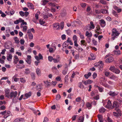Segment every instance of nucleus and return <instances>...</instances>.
Wrapping results in <instances>:
<instances>
[{
    "label": "nucleus",
    "instance_id": "nucleus-51",
    "mask_svg": "<svg viewBox=\"0 0 122 122\" xmlns=\"http://www.w3.org/2000/svg\"><path fill=\"white\" fill-rule=\"evenodd\" d=\"M100 2L102 4L104 5H106L107 4V2L105 0H100Z\"/></svg>",
    "mask_w": 122,
    "mask_h": 122
},
{
    "label": "nucleus",
    "instance_id": "nucleus-4",
    "mask_svg": "<svg viewBox=\"0 0 122 122\" xmlns=\"http://www.w3.org/2000/svg\"><path fill=\"white\" fill-rule=\"evenodd\" d=\"M17 93L18 92L16 91L15 92L13 91L11 92L10 93L9 98H12L13 97V98L16 97Z\"/></svg>",
    "mask_w": 122,
    "mask_h": 122
},
{
    "label": "nucleus",
    "instance_id": "nucleus-20",
    "mask_svg": "<svg viewBox=\"0 0 122 122\" xmlns=\"http://www.w3.org/2000/svg\"><path fill=\"white\" fill-rule=\"evenodd\" d=\"M108 94L110 96H114L117 95L118 93H115L114 92L110 91L108 93Z\"/></svg>",
    "mask_w": 122,
    "mask_h": 122
},
{
    "label": "nucleus",
    "instance_id": "nucleus-46",
    "mask_svg": "<svg viewBox=\"0 0 122 122\" xmlns=\"http://www.w3.org/2000/svg\"><path fill=\"white\" fill-rule=\"evenodd\" d=\"M66 14V11L65 10H64L63 11L61 12V16L63 17L65 16Z\"/></svg>",
    "mask_w": 122,
    "mask_h": 122
},
{
    "label": "nucleus",
    "instance_id": "nucleus-5",
    "mask_svg": "<svg viewBox=\"0 0 122 122\" xmlns=\"http://www.w3.org/2000/svg\"><path fill=\"white\" fill-rule=\"evenodd\" d=\"M115 110L117 111V112H113V115L114 116L116 117H118L119 116H121V113L119 109H115Z\"/></svg>",
    "mask_w": 122,
    "mask_h": 122
},
{
    "label": "nucleus",
    "instance_id": "nucleus-26",
    "mask_svg": "<svg viewBox=\"0 0 122 122\" xmlns=\"http://www.w3.org/2000/svg\"><path fill=\"white\" fill-rule=\"evenodd\" d=\"M68 43L66 41L64 42L62 45V46L63 48H67L68 47Z\"/></svg>",
    "mask_w": 122,
    "mask_h": 122
},
{
    "label": "nucleus",
    "instance_id": "nucleus-7",
    "mask_svg": "<svg viewBox=\"0 0 122 122\" xmlns=\"http://www.w3.org/2000/svg\"><path fill=\"white\" fill-rule=\"evenodd\" d=\"M114 60L113 57L112 56L109 57L106 60V62L107 63H109L112 62Z\"/></svg>",
    "mask_w": 122,
    "mask_h": 122
},
{
    "label": "nucleus",
    "instance_id": "nucleus-30",
    "mask_svg": "<svg viewBox=\"0 0 122 122\" xmlns=\"http://www.w3.org/2000/svg\"><path fill=\"white\" fill-rule=\"evenodd\" d=\"M81 46H86V43L85 42V40H82L81 41Z\"/></svg>",
    "mask_w": 122,
    "mask_h": 122
},
{
    "label": "nucleus",
    "instance_id": "nucleus-63",
    "mask_svg": "<svg viewBox=\"0 0 122 122\" xmlns=\"http://www.w3.org/2000/svg\"><path fill=\"white\" fill-rule=\"evenodd\" d=\"M73 40L74 41H77V37L76 35H74L73 37Z\"/></svg>",
    "mask_w": 122,
    "mask_h": 122
},
{
    "label": "nucleus",
    "instance_id": "nucleus-25",
    "mask_svg": "<svg viewBox=\"0 0 122 122\" xmlns=\"http://www.w3.org/2000/svg\"><path fill=\"white\" fill-rule=\"evenodd\" d=\"M98 118L99 122H103V117L101 115H98Z\"/></svg>",
    "mask_w": 122,
    "mask_h": 122
},
{
    "label": "nucleus",
    "instance_id": "nucleus-43",
    "mask_svg": "<svg viewBox=\"0 0 122 122\" xmlns=\"http://www.w3.org/2000/svg\"><path fill=\"white\" fill-rule=\"evenodd\" d=\"M61 98V96L59 94H57L56 95V98L57 100H59Z\"/></svg>",
    "mask_w": 122,
    "mask_h": 122
},
{
    "label": "nucleus",
    "instance_id": "nucleus-53",
    "mask_svg": "<svg viewBox=\"0 0 122 122\" xmlns=\"http://www.w3.org/2000/svg\"><path fill=\"white\" fill-rule=\"evenodd\" d=\"M25 73L28 74L30 73V71L29 69L27 68L25 69Z\"/></svg>",
    "mask_w": 122,
    "mask_h": 122
},
{
    "label": "nucleus",
    "instance_id": "nucleus-61",
    "mask_svg": "<svg viewBox=\"0 0 122 122\" xmlns=\"http://www.w3.org/2000/svg\"><path fill=\"white\" fill-rule=\"evenodd\" d=\"M81 5L82 7L84 8L85 7L86 5V4L85 3H82L81 4Z\"/></svg>",
    "mask_w": 122,
    "mask_h": 122
},
{
    "label": "nucleus",
    "instance_id": "nucleus-38",
    "mask_svg": "<svg viewBox=\"0 0 122 122\" xmlns=\"http://www.w3.org/2000/svg\"><path fill=\"white\" fill-rule=\"evenodd\" d=\"M113 72L116 74H118L120 73V71L118 69L115 68Z\"/></svg>",
    "mask_w": 122,
    "mask_h": 122
},
{
    "label": "nucleus",
    "instance_id": "nucleus-2",
    "mask_svg": "<svg viewBox=\"0 0 122 122\" xmlns=\"http://www.w3.org/2000/svg\"><path fill=\"white\" fill-rule=\"evenodd\" d=\"M95 66L96 67H97L99 70H102L103 69V61H100L98 62L95 64Z\"/></svg>",
    "mask_w": 122,
    "mask_h": 122
},
{
    "label": "nucleus",
    "instance_id": "nucleus-42",
    "mask_svg": "<svg viewBox=\"0 0 122 122\" xmlns=\"http://www.w3.org/2000/svg\"><path fill=\"white\" fill-rule=\"evenodd\" d=\"M40 13V12L39 11L35 15V17L36 19L37 20L39 18V15Z\"/></svg>",
    "mask_w": 122,
    "mask_h": 122
},
{
    "label": "nucleus",
    "instance_id": "nucleus-33",
    "mask_svg": "<svg viewBox=\"0 0 122 122\" xmlns=\"http://www.w3.org/2000/svg\"><path fill=\"white\" fill-rule=\"evenodd\" d=\"M91 75V73L90 72H88L87 74H85L84 75V76L87 79Z\"/></svg>",
    "mask_w": 122,
    "mask_h": 122
},
{
    "label": "nucleus",
    "instance_id": "nucleus-62",
    "mask_svg": "<svg viewBox=\"0 0 122 122\" xmlns=\"http://www.w3.org/2000/svg\"><path fill=\"white\" fill-rule=\"evenodd\" d=\"M19 14L20 15L22 16H25L24 13L22 11H21L20 12Z\"/></svg>",
    "mask_w": 122,
    "mask_h": 122
},
{
    "label": "nucleus",
    "instance_id": "nucleus-9",
    "mask_svg": "<svg viewBox=\"0 0 122 122\" xmlns=\"http://www.w3.org/2000/svg\"><path fill=\"white\" fill-rule=\"evenodd\" d=\"M5 95L6 97L8 98H9L10 96V91L9 89H5Z\"/></svg>",
    "mask_w": 122,
    "mask_h": 122
},
{
    "label": "nucleus",
    "instance_id": "nucleus-52",
    "mask_svg": "<svg viewBox=\"0 0 122 122\" xmlns=\"http://www.w3.org/2000/svg\"><path fill=\"white\" fill-rule=\"evenodd\" d=\"M28 36L29 39H32L33 38V35L32 33L29 34Z\"/></svg>",
    "mask_w": 122,
    "mask_h": 122
},
{
    "label": "nucleus",
    "instance_id": "nucleus-24",
    "mask_svg": "<svg viewBox=\"0 0 122 122\" xmlns=\"http://www.w3.org/2000/svg\"><path fill=\"white\" fill-rule=\"evenodd\" d=\"M90 25L89 26L90 29H94L95 27V26L92 21L90 22Z\"/></svg>",
    "mask_w": 122,
    "mask_h": 122
},
{
    "label": "nucleus",
    "instance_id": "nucleus-34",
    "mask_svg": "<svg viewBox=\"0 0 122 122\" xmlns=\"http://www.w3.org/2000/svg\"><path fill=\"white\" fill-rule=\"evenodd\" d=\"M31 92H29L28 93H26L25 95V97L27 98L31 96Z\"/></svg>",
    "mask_w": 122,
    "mask_h": 122
},
{
    "label": "nucleus",
    "instance_id": "nucleus-13",
    "mask_svg": "<svg viewBox=\"0 0 122 122\" xmlns=\"http://www.w3.org/2000/svg\"><path fill=\"white\" fill-rule=\"evenodd\" d=\"M109 78L111 79L116 81L117 80V77L114 76V75H110L109 76Z\"/></svg>",
    "mask_w": 122,
    "mask_h": 122
},
{
    "label": "nucleus",
    "instance_id": "nucleus-29",
    "mask_svg": "<svg viewBox=\"0 0 122 122\" xmlns=\"http://www.w3.org/2000/svg\"><path fill=\"white\" fill-rule=\"evenodd\" d=\"M84 120V117L82 116L80 117L78 119V122H83Z\"/></svg>",
    "mask_w": 122,
    "mask_h": 122
},
{
    "label": "nucleus",
    "instance_id": "nucleus-12",
    "mask_svg": "<svg viewBox=\"0 0 122 122\" xmlns=\"http://www.w3.org/2000/svg\"><path fill=\"white\" fill-rule=\"evenodd\" d=\"M82 82L83 83L86 85L89 84L92 82V81L90 80H88L86 81H82Z\"/></svg>",
    "mask_w": 122,
    "mask_h": 122
},
{
    "label": "nucleus",
    "instance_id": "nucleus-27",
    "mask_svg": "<svg viewBox=\"0 0 122 122\" xmlns=\"http://www.w3.org/2000/svg\"><path fill=\"white\" fill-rule=\"evenodd\" d=\"M85 35L87 37H90L92 36V33L91 32H89L88 31H87L86 32Z\"/></svg>",
    "mask_w": 122,
    "mask_h": 122
},
{
    "label": "nucleus",
    "instance_id": "nucleus-19",
    "mask_svg": "<svg viewBox=\"0 0 122 122\" xmlns=\"http://www.w3.org/2000/svg\"><path fill=\"white\" fill-rule=\"evenodd\" d=\"M27 6L30 9H34V5L32 3H27Z\"/></svg>",
    "mask_w": 122,
    "mask_h": 122
},
{
    "label": "nucleus",
    "instance_id": "nucleus-58",
    "mask_svg": "<svg viewBox=\"0 0 122 122\" xmlns=\"http://www.w3.org/2000/svg\"><path fill=\"white\" fill-rule=\"evenodd\" d=\"M20 44L21 45L24 44L25 42V41L23 39H20Z\"/></svg>",
    "mask_w": 122,
    "mask_h": 122
},
{
    "label": "nucleus",
    "instance_id": "nucleus-21",
    "mask_svg": "<svg viewBox=\"0 0 122 122\" xmlns=\"http://www.w3.org/2000/svg\"><path fill=\"white\" fill-rule=\"evenodd\" d=\"M15 59L14 60V62L15 64H16L19 61V59L18 57L16 56H14Z\"/></svg>",
    "mask_w": 122,
    "mask_h": 122
},
{
    "label": "nucleus",
    "instance_id": "nucleus-17",
    "mask_svg": "<svg viewBox=\"0 0 122 122\" xmlns=\"http://www.w3.org/2000/svg\"><path fill=\"white\" fill-rule=\"evenodd\" d=\"M5 114L4 116V117L5 119L7 118L9 116H10V112L9 111H6Z\"/></svg>",
    "mask_w": 122,
    "mask_h": 122
},
{
    "label": "nucleus",
    "instance_id": "nucleus-6",
    "mask_svg": "<svg viewBox=\"0 0 122 122\" xmlns=\"http://www.w3.org/2000/svg\"><path fill=\"white\" fill-rule=\"evenodd\" d=\"M11 45V43L10 42H5L4 44V47L7 49H10V46Z\"/></svg>",
    "mask_w": 122,
    "mask_h": 122
},
{
    "label": "nucleus",
    "instance_id": "nucleus-23",
    "mask_svg": "<svg viewBox=\"0 0 122 122\" xmlns=\"http://www.w3.org/2000/svg\"><path fill=\"white\" fill-rule=\"evenodd\" d=\"M36 72L37 75L38 76H40L41 75V71L40 69L37 68L36 69Z\"/></svg>",
    "mask_w": 122,
    "mask_h": 122
},
{
    "label": "nucleus",
    "instance_id": "nucleus-37",
    "mask_svg": "<svg viewBox=\"0 0 122 122\" xmlns=\"http://www.w3.org/2000/svg\"><path fill=\"white\" fill-rule=\"evenodd\" d=\"M21 28H23V31L24 32H26L27 28V27L26 25L22 26H21Z\"/></svg>",
    "mask_w": 122,
    "mask_h": 122
},
{
    "label": "nucleus",
    "instance_id": "nucleus-16",
    "mask_svg": "<svg viewBox=\"0 0 122 122\" xmlns=\"http://www.w3.org/2000/svg\"><path fill=\"white\" fill-rule=\"evenodd\" d=\"M12 57V56L11 54H9L7 56V59L9 61H11Z\"/></svg>",
    "mask_w": 122,
    "mask_h": 122
},
{
    "label": "nucleus",
    "instance_id": "nucleus-8",
    "mask_svg": "<svg viewBox=\"0 0 122 122\" xmlns=\"http://www.w3.org/2000/svg\"><path fill=\"white\" fill-rule=\"evenodd\" d=\"M61 60L60 58L59 55L56 56V58H54L53 61L55 63H57L59 62Z\"/></svg>",
    "mask_w": 122,
    "mask_h": 122
},
{
    "label": "nucleus",
    "instance_id": "nucleus-57",
    "mask_svg": "<svg viewBox=\"0 0 122 122\" xmlns=\"http://www.w3.org/2000/svg\"><path fill=\"white\" fill-rule=\"evenodd\" d=\"M116 7V8H115V9L117 10L118 13H119L121 12L122 11V9L120 8H118L117 6H115Z\"/></svg>",
    "mask_w": 122,
    "mask_h": 122
},
{
    "label": "nucleus",
    "instance_id": "nucleus-44",
    "mask_svg": "<svg viewBox=\"0 0 122 122\" xmlns=\"http://www.w3.org/2000/svg\"><path fill=\"white\" fill-rule=\"evenodd\" d=\"M105 111V109L104 108L102 107L100 109L99 111L101 113H103Z\"/></svg>",
    "mask_w": 122,
    "mask_h": 122
},
{
    "label": "nucleus",
    "instance_id": "nucleus-14",
    "mask_svg": "<svg viewBox=\"0 0 122 122\" xmlns=\"http://www.w3.org/2000/svg\"><path fill=\"white\" fill-rule=\"evenodd\" d=\"M100 24L102 27H104L106 25V23L105 21L103 19L100 20Z\"/></svg>",
    "mask_w": 122,
    "mask_h": 122
},
{
    "label": "nucleus",
    "instance_id": "nucleus-64",
    "mask_svg": "<svg viewBox=\"0 0 122 122\" xmlns=\"http://www.w3.org/2000/svg\"><path fill=\"white\" fill-rule=\"evenodd\" d=\"M6 51V50L5 49H4L2 50V51L1 52V54L2 55H4Z\"/></svg>",
    "mask_w": 122,
    "mask_h": 122
},
{
    "label": "nucleus",
    "instance_id": "nucleus-22",
    "mask_svg": "<svg viewBox=\"0 0 122 122\" xmlns=\"http://www.w3.org/2000/svg\"><path fill=\"white\" fill-rule=\"evenodd\" d=\"M118 107L119 105L117 102H113L112 106L113 107H115L116 108L115 109H118L117 108Z\"/></svg>",
    "mask_w": 122,
    "mask_h": 122
},
{
    "label": "nucleus",
    "instance_id": "nucleus-10",
    "mask_svg": "<svg viewBox=\"0 0 122 122\" xmlns=\"http://www.w3.org/2000/svg\"><path fill=\"white\" fill-rule=\"evenodd\" d=\"M36 59L38 61H39L40 60H43V57L41 53H39L38 56H36L35 57Z\"/></svg>",
    "mask_w": 122,
    "mask_h": 122
},
{
    "label": "nucleus",
    "instance_id": "nucleus-18",
    "mask_svg": "<svg viewBox=\"0 0 122 122\" xmlns=\"http://www.w3.org/2000/svg\"><path fill=\"white\" fill-rule=\"evenodd\" d=\"M53 27L55 28L57 30H58L59 29V24L58 23H54L53 25Z\"/></svg>",
    "mask_w": 122,
    "mask_h": 122
},
{
    "label": "nucleus",
    "instance_id": "nucleus-45",
    "mask_svg": "<svg viewBox=\"0 0 122 122\" xmlns=\"http://www.w3.org/2000/svg\"><path fill=\"white\" fill-rule=\"evenodd\" d=\"M20 81L22 83H25L26 81L25 79L24 78H20Z\"/></svg>",
    "mask_w": 122,
    "mask_h": 122
},
{
    "label": "nucleus",
    "instance_id": "nucleus-39",
    "mask_svg": "<svg viewBox=\"0 0 122 122\" xmlns=\"http://www.w3.org/2000/svg\"><path fill=\"white\" fill-rule=\"evenodd\" d=\"M75 48L76 50H77L79 52H81L83 50V49L82 48L78 47Z\"/></svg>",
    "mask_w": 122,
    "mask_h": 122
},
{
    "label": "nucleus",
    "instance_id": "nucleus-55",
    "mask_svg": "<svg viewBox=\"0 0 122 122\" xmlns=\"http://www.w3.org/2000/svg\"><path fill=\"white\" fill-rule=\"evenodd\" d=\"M87 42L88 43H89L91 41V38L90 37H87L86 39Z\"/></svg>",
    "mask_w": 122,
    "mask_h": 122
},
{
    "label": "nucleus",
    "instance_id": "nucleus-11",
    "mask_svg": "<svg viewBox=\"0 0 122 122\" xmlns=\"http://www.w3.org/2000/svg\"><path fill=\"white\" fill-rule=\"evenodd\" d=\"M97 29L95 30V32L96 33H97L98 34H99L102 33V30L100 29L99 26H98L96 27Z\"/></svg>",
    "mask_w": 122,
    "mask_h": 122
},
{
    "label": "nucleus",
    "instance_id": "nucleus-59",
    "mask_svg": "<svg viewBox=\"0 0 122 122\" xmlns=\"http://www.w3.org/2000/svg\"><path fill=\"white\" fill-rule=\"evenodd\" d=\"M61 30H62L63 28L64 27V22H62L61 23Z\"/></svg>",
    "mask_w": 122,
    "mask_h": 122
},
{
    "label": "nucleus",
    "instance_id": "nucleus-50",
    "mask_svg": "<svg viewBox=\"0 0 122 122\" xmlns=\"http://www.w3.org/2000/svg\"><path fill=\"white\" fill-rule=\"evenodd\" d=\"M97 88L100 92H102L104 91L103 89L102 88L98 86Z\"/></svg>",
    "mask_w": 122,
    "mask_h": 122
},
{
    "label": "nucleus",
    "instance_id": "nucleus-56",
    "mask_svg": "<svg viewBox=\"0 0 122 122\" xmlns=\"http://www.w3.org/2000/svg\"><path fill=\"white\" fill-rule=\"evenodd\" d=\"M49 4L51 6V7H55L56 6V5L55 4L53 3H49Z\"/></svg>",
    "mask_w": 122,
    "mask_h": 122
},
{
    "label": "nucleus",
    "instance_id": "nucleus-40",
    "mask_svg": "<svg viewBox=\"0 0 122 122\" xmlns=\"http://www.w3.org/2000/svg\"><path fill=\"white\" fill-rule=\"evenodd\" d=\"M14 39L15 41V43H18L19 42V41L17 37H15L14 38Z\"/></svg>",
    "mask_w": 122,
    "mask_h": 122
},
{
    "label": "nucleus",
    "instance_id": "nucleus-31",
    "mask_svg": "<svg viewBox=\"0 0 122 122\" xmlns=\"http://www.w3.org/2000/svg\"><path fill=\"white\" fill-rule=\"evenodd\" d=\"M86 107L89 109H91L92 107L91 104L89 102H87L86 104Z\"/></svg>",
    "mask_w": 122,
    "mask_h": 122
},
{
    "label": "nucleus",
    "instance_id": "nucleus-36",
    "mask_svg": "<svg viewBox=\"0 0 122 122\" xmlns=\"http://www.w3.org/2000/svg\"><path fill=\"white\" fill-rule=\"evenodd\" d=\"M48 1L47 0H44L41 1V3L42 5H45L48 2Z\"/></svg>",
    "mask_w": 122,
    "mask_h": 122
},
{
    "label": "nucleus",
    "instance_id": "nucleus-48",
    "mask_svg": "<svg viewBox=\"0 0 122 122\" xmlns=\"http://www.w3.org/2000/svg\"><path fill=\"white\" fill-rule=\"evenodd\" d=\"M48 60L50 62H51L53 60L54 58L51 56H49L48 57Z\"/></svg>",
    "mask_w": 122,
    "mask_h": 122
},
{
    "label": "nucleus",
    "instance_id": "nucleus-3",
    "mask_svg": "<svg viewBox=\"0 0 122 122\" xmlns=\"http://www.w3.org/2000/svg\"><path fill=\"white\" fill-rule=\"evenodd\" d=\"M106 101H107V100H106ZM103 105L107 108H111L112 107V103L109 100H107V104L105 105V104L104 102Z\"/></svg>",
    "mask_w": 122,
    "mask_h": 122
},
{
    "label": "nucleus",
    "instance_id": "nucleus-47",
    "mask_svg": "<svg viewBox=\"0 0 122 122\" xmlns=\"http://www.w3.org/2000/svg\"><path fill=\"white\" fill-rule=\"evenodd\" d=\"M18 99V97L13 98L12 99L13 101L14 102H16Z\"/></svg>",
    "mask_w": 122,
    "mask_h": 122
},
{
    "label": "nucleus",
    "instance_id": "nucleus-49",
    "mask_svg": "<svg viewBox=\"0 0 122 122\" xmlns=\"http://www.w3.org/2000/svg\"><path fill=\"white\" fill-rule=\"evenodd\" d=\"M39 23L41 25L44 24L45 23V21L42 19H41L39 20Z\"/></svg>",
    "mask_w": 122,
    "mask_h": 122
},
{
    "label": "nucleus",
    "instance_id": "nucleus-28",
    "mask_svg": "<svg viewBox=\"0 0 122 122\" xmlns=\"http://www.w3.org/2000/svg\"><path fill=\"white\" fill-rule=\"evenodd\" d=\"M114 54L118 56L121 54V51H113Z\"/></svg>",
    "mask_w": 122,
    "mask_h": 122
},
{
    "label": "nucleus",
    "instance_id": "nucleus-15",
    "mask_svg": "<svg viewBox=\"0 0 122 122\" xmlns=\"http://www.w3.org/2000/svg\"><path fill=\"white\" fill-rule=\"evenodd\" d=\"M25 121L24 119L23 118H17L15 120L14 122H22Z\"/></svg>",
    "mask_w": 122,
    "mask_h": 122
},
{
    "label": "nucleus",
    "instance_id": "nucleus-1",
    "mask_svg": "<svg viewBox=\"0 0 122 122\" xmlns=\"http://www.w3.org/2000/svg\"><path fill=\"white\" fill-rule=\"evenodd\" d=\"M112 31L111 40L113 41L117 38V37L119 36L120 33L118 30L115 28L112 29Z\"/></svg>",
    "mask_w": 122,
    "mask_h": 122
},
{
    "label": "nucleus",
    "instance_id": "nucleus-32",
    "mask_svg": "<svg viewBox=\"0 0 122 122\" xmlns=\"http://www.w3.org/2000/svg\"><path fill=\"white\" fill-rule=\"evenodd\" d=\"M78 86L81 89H82L84 87V85L81 82H80L78 83Z\"/></svg>",
    "mask_w": 122,
    "mask_h": 122
},
{
    "label": "nucleus",
    "instance_id": "nucleus-60",
    "mask_svg": "<svg viewBox=\"0 0 122 122\" xmlns=\"http://www.w3.org/2000/svg\"><path fill=\"white\" fill-rule=\"evenodd\" d=\"M6 108L4 106H2L0 107V110H4Z\"/></svg>",
    "mask_w": 122,
    "mask_h": 122
},
{
    "label": "nucleus",
    "instance_id": "nucleus-35",
    "mask_svg": "<svg viewBox=\"0 0 122 122\" xmlns=\"http://www.w3.org/2000/svg\"><path fill=\"white\" fill-rule=\"evenodd\" d=\"M101 13L104 14H107L108 13V10L106 9H101Z\"/></svg>",
    "mask_w": 122,
    "mask_h": 122
},
{
    "label": "nucleus",
    "instance_id": "nucleus-54",
    "mask_svg": "<svg viewBox=\"0 0 122 122\" xmlns=\"http://www.w3.org/2000/svg\"><path fill=\"white\" fill-rule=\"evenodd\" d=\"M115 68H115V67L114 66H111L110 67L109 70L113 72Z\"/></svg>",
    "mask_w": 122,
    "mask_h": 122
},
{
    "label": "nucleus",
    "instance_id": "nucleus-41",
    "mask_svg": "<svg viewBox=\"0 0 122 122\" xmlns=\"http://www.w3.org/2000/svg\"><path fill=\"white\" fill-rule=\"evenodd\" d=\"M67 41V42L69 43L70 45H73V43L69 38H68Z\"/></svg>",
    "mask_w": 122,
    "mask_h": 122
}]
</instances>
